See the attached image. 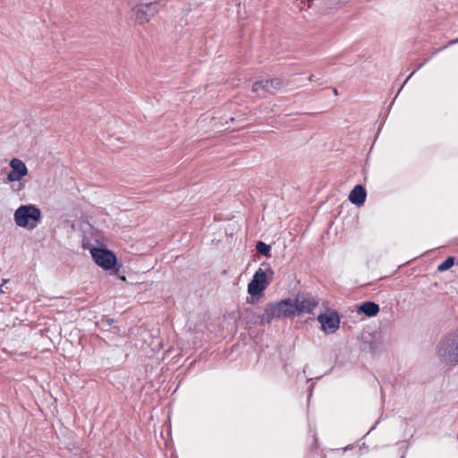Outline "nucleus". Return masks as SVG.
Instances as JSON below:
<instances>
[{
  "label": "nucleus",
  "mask_w": 458,
  "mask_h": 458,
  "mask_svg": "<svg viewBox=\"0 0 458 458\" xmlns=\"http://www.w3.org/2000/svg\"><path fill=\"white\" fill-rule=\"evenodd\" d=\"M157 11L158 3L156 1L140 4L131 9V18L139 24H144L148 22Z\"/></svg>",
  "instance_id": "nucleus-4"
},
{
  "label": "nucleus",
  "mask_w": 458,
  "mask_h": 458,
  "mask_svg": "<svg viewBox=\"0 0 458 458\" xmlns=\"http://www.w3.org/2000/svg\"><path fill=\"white\" fill-rule=\"evenodd\" d=\"M455 262L454 257H448L445 261H443L441 264L438 265L437 270L439 272H444L451 268Z\"/></svg>",
  "instance_id": "nucleus-14"
},
{
  "label": "nucleus",
  "mask_w": 458,
  "mask_h": 458,
  "mask_svg": "<svg viewBox=\"0 0 458 458\" xmlns=\"http://www.w3.org/2000/svg\"><path fill=\"white\" fill-rule=\"evenodd\" d=\"M11 172L7 174L9 182H19L28 174V168L23 161L13 158L10 162Z\"/></svg>",
  "instance_id": "nucleus-10"
},
{
  "label": "nucleus",
  "mask_w": 458,
  "mask_h": 458,
  "mask_svg": "<svg viewBox=\"0 0 458 458\" xmlns=\"http://www.w3.org/2000/svg\"><path fill=\"white\" fill-rule=\"evenodd\" d=\"M455 43H458V38H457V39H454V40H452V41L450 42V44H455Z\"/></svg>",
  "instance_id": "nucleus-19"
},
{
  "label": "nucleus",
  "mask_w": 458,
  "mask_h": 458,
  "mask_svg": "<svg viewBox=\"0 0 458 458\" xmlns=\"http://www.w3.org/2000/svg\"><path fill=\"white\" fill-rule=\"evenodd\" d=\"M267 273L271 276L273 275V271L270 267L267 270L262 268H259L251 281L248 284V293L251 296H256L260 294L269 284V280L267 279Z\"/></svg>",
  "instance_id": "nucleus-5"
},
{
  "label": "nucleus",
  "mask_w": 458,
  "mask_h": 458,
  "mask_svg": "<svg viewBox=\"0 0 458 458\" xmlns=\"http://www.w3.org/2000/svg\"><path fill=\"white\" fill-rule=\"evenodd\" d=\"M315 80H316L315 75H313V74L310 75V77H309L310 81H314Z\"/></svg>",
  "instance_id": "nucleus-18"
},
{
  "label": "nucleus",
  "mask_w": 458,
  "mask_h": 458,
  "mask_svg": "<svg viewBox=\"0 0 458 458\" xmlns=\"http://www.w3.org/2000/svg\"><path fill=\"white\" fill-rule=\"evenodd\" d=\"M284 86L282 79L274 78L270 80H264L256 81L252 85V91L259 96H263L266 93L274 94Z\"/></svg>",
  "instance_id": "nucleus-8"
},
{
  "label": "nucleus",
  "mask_w": 458,
  "mask_h": 458,
  "mask_svg": "<svg viewBox=\"0 0 458 458\" xmlns=\"http://www.w3.org/2000/svg\"><path fill=\"white\" fill-rule=\"evenodd\" d=\"M90 253L96 264L106 270L114 267L116 263L114 253L106 249L92 248Z\"/></svg>",
  "instance_id": "nucleus-7"
},
{
  "label": "nucleus",
  "mask_w": 458,
  "mask_h": 458,
  "mask_svg": "<svg viewBox=\"0 0 458 458\" xmlns=\"http://www.w3.org/2000/svg\"><path fill=\"white\" fill-rule=\"evenodd\" d=\"M437 355L446 365H458V328L440 340L437 346Z\"/></svg>",
  "instance_id": "nucleus-1"
},
{
  "label": "nucleus",
  "mask_w": 458,
  "mask_h": 458,
  "mask_svg": "<svg viewBox=\"0 0 458 458\" xmlns=\"http://www.w3.org/2000/svg\"><path fill=\"white\" fill-rule=\"evenodd\" d=\"M318 306V301L309 293H298L292 299L293 317L303 313H311Z\"/></svg>",
  "instance_id": "nucleus-6"
},
{
  "label": "nucleus",
  "mask_w": 458,
  "mask_h": 458,
  "mask_svg": "<svg viewBox=\"0 0 458 458\" xmlns=\"http://www.w3.org/2000/svg\"><path fill=\"white\" fill-rule=\"evenodd\" d=\"M366 190L362 185H356L349 194V200L357 205H362L366 200Z\"/></svg>",
  "instance_id": "nucleus-11"
},
{
  "label": "nucleus",
  "mask_w": 458,
  "mask_h": 458,
  "mask_svg": "<svg viewBox=\"0 0 458 458\" xmlns=\"http://www.w3.org/2000/svg\"><path fill=\"white\" fill-rule=\"evenodd\" d=\"M428 59H426L424 63L420 64L418 68L416 70H414L408 77L407 79L404 81L403 86L401 87V89L404 86V84L408 81V80H410L411 78V76L416 72L417 70L420 69L424 64L428 61Z\"/></svg>",
  "instance_id": "nucleus-16"
},
{
  "label": "nucleus",
  "mask_w": 458,
  "mask_h": 458,
  "mask_svg": "<svg viewBox=\"0 0 458 458\" xmlns=\"http://www.w3.org/2000/svg\"><path fill=\"white\" fill-rule=\"evenodd\" d=\"M334 93H335V95H337V89H334Z\"/></svg>",
  "instance_id": "nucleus-20"
},
{
  "label": "nucleus",
  "mask_w": 458,
  "mask_h": 458,
  "mask_svg": "<svg viewBox=\"0 0 458 458\" xmlns=\"http://www.w3.org/2000/svg\"><path fill=\"white\" fill-rule=\"evenodd\" d=\"M318 321L320 323L322 330L329 334L335 333L340 325V318L336 311L319 314Z\"/></svg>",
  "instance_id": "nucleus-9"
},
{
  "label": "nucleus",
  "mask_w": 458,
  "mask_h": 458,
  "mask_svg": "<svg viewBox=\"0 0 458 458\" xmlns=\"http://www.w3.org/2000/svg\"><path fill=\"white\" fill-rule=\"evenodd\" d=\"M241 319H242L243 322L247 326L250 324H257L259 322V319L260 320L261 317H259L256 315V313L250 310V309H245L240 316Z\"/></svg>",
  "instance_id": "nucleus-13"
},
{
  "label": "nucleus",
  "mask_w": 458,
  "mask_h": 458,
  "mask_svg": "<svg viewBox=\"0 0 458 458\" xmlns=\"http://www.w3.org/2000/svg\"><path fill=\"white\" fill-rule=\"evenodd\" d=\"M292 309V299L290 298L268 303L260 318V322L264 324L270 323L274 319L292 318L293 317Z\"/></svg>",
  "instance_id": "nucleus-2"
},
{
  "label": "nucleus",
  "mask_w": 458,
  "mask_h": 458,
  "mask_svg": "<svg viewBox=\"0 0 458 458\" xmlns=\"http://www.w3.org/2000/svg\"><path fill=\"white\" fill-rule=\"evenodd\" d=\"M24 188V185L23 184H21V187L19 188V190Z\"/></svg>",
  "instance_id": "nucleus-21"
},
{
  "label": "nucleus",
  "mask_w": 458,
  "mask_h": 458,
  "mask_svg": "<svg viewBox=\"0 0 458 458\" xmlns=\"http://www.w3.org/2000/svg\"><path fill=\"white\" fill-rule=\"evenodd\" d=\"M13 219L18 226L33 229L41 219V211L35 205H22L15 210Z\"/></svg>",
  "instance_id": "nucleus-3"
},
{
  "label": "nucleus",
  "mask_w": 458,
  "mask_h": 458,
  "mask_svg": "<svg viewBox=\"0 0 458 458\" xmlns=\"http://www.w3.org/2000/svg\"><path fill=\"white\" fill-rule=\"evenodd\" d=\"M8 282H9V280H8V279H2L1 284H0V294H2V293H4V290H3V288H4V286Z\"/></svg>",
  "instance_id": "nucleus-17"
},
{
  "label": "nucleus",
  "mask_w": 458,
  "mask_h": 458,
  "mask_svg": "<svg viewBox=\"0 0 458 458\" xmlns=\"http://www.w3.org/2000/svg\"><path fill=\"white\" fill-rule=\"evenodd\" d=\"M359 310L368 317H374L379 312V306L373 301H365L359 307Z\"/></svg>",
  "instance_id": "nucleus-12"
},
{
  "label": "nucleus",
  "mask_w": 458,
  "mask_h": 458,
  "mask_svg": "<svg viewBox=\"0 0 458 458\" xmlns=\"http://www.w3.org/2000/svg\"><path fill=\"white\" fill-rule=\"evenodd\" d=\"M256 249H257L259 253H260V254H262L264 256H268L269 252H270V250H271L270 246L266 244L263 242H258L257 245H256Z\"/></svg>",
  "instance_id": "nucleus-15"
},
{
  "label": "nucleus",
  "mask_w": 458,
  "mask_h": 458,
  "mask_svg": "<svg viewBox=\"0 0 458 458\" xmlns=\"http://www.w3.org/2000/svg\"><path fill=\"white\" fill-rule=\"evenodd\" d=\"M401 458H404L403 456H402Z\"/></svg>",
  "instance_id": "nucleus-22"
}]
</instances>
